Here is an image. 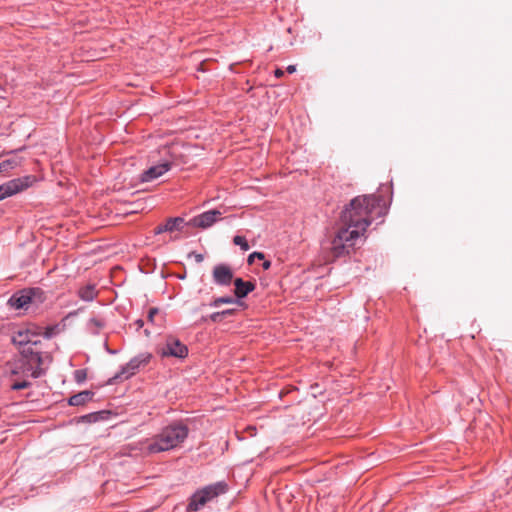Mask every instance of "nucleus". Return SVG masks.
<instances>
[{"mask_svg": "<svg viewBox=\"0 0 512 512\" xmlns=\"http://www.w3.org/2000/svg\"><path fill=\"white\" fill-rule=\"evenodd\" d=\"M196 262L200 263L203 261L204 257L202 254H194Z\"/></svg>", "mask_w": 512, "mask_h": 512, "instance_id": "28", "label": "nucleus"}, {"mask_svg": "<svg viewBox=\"0 0 512 512\" xmlns=\"http://www.w3.org/2000/svg\"><path fill=\"white\" fill-rule=\"evenodd\" d=\"M254 259H260V260H262V259H264V254H263V253H261V252H253L252 254H250V255H249V257H248V262H249V263H252V261H253Z\"/></svg>", "mask_w": 512, "mask_h": 512, "instance_id": "22", "label": "nucleus"}, {"mask_svg": "<svg viewBox=\"0 0 512 512\" xmlns=\"http://www.w3.org/2000/svg\"><path fill=\"white\" fill-rule=\"evenodd\" d=\"M234 312H235V309H227V310L220 311L221 316H223V317L231 316L234 314Z\"/></svg>", "mask_w": 512, "mask_h": 512, "instance_id": "26", "label": "nucleus"}, {"mask_svg": "<svg viewBox=\"0 0 512 512\" xmlns=\"http://www.w3.org/2000/svg\"><path fill=\"white\" fill-rule=\"evenodd\" d=\"M158 313V309L156 308H151L149 310V313H148V319L149 321H153L154 320V316Z\"/></svg>", "mask_w": 512, "mask_h": 512, "instance_id": "25", "label": "nucleus"}, {"mask_svg": "<svg viewBox=\"0 0 512 512\" xmlns=\"http://www.w3.org/2000/svg\"><path fill=\"white\" fill-rule=\"evenodd\" d=\"M184 222V219L181 217L169 218L164 225H159L155 228V234H161L163 232H173L174 230H178L180 225Z\"/></svg>", "mask_w": 512, "mask_h": 512, "instance_id": "14", "label": "nucleus"}, {"mask_svg": "<svg viewBox=\"0 0 512 512\" xmlns=\"http://www.w3.org/2000/svg\"><path fill=\"white\" fill-rule=\"evenodd\" d=\"M22 158L14 155L0 163V174H6L16 167L20 166Z\"/></svg>", "mask_w": 512, "mask_h": 512, "instance_id": "15", "label": "nucleus"}, {"mask_svg": "<svg viewBox=\"0 0 512 512\" xmlns=\"http://www.w3.org/2000/svg\"><path fill=\"white\" fill-rule=\"evenodd\" d=\"M88 325L90 327L102 328L103 323L100 320L96 319V318H92V319L89 320Z\"/></svg>", "mask_w": 512, "mask_h": 512, "instance_id": "23", "label": "nucleus"}, {"mask_svg": "<svg viewBox=\"0 0 512 512\" xmlns=\"http://www.w3.org/2000/svg\"><path fill=\"white\" fill-rule=\"evenodd\" d=\"M233 303H236V300L231 296L219 297V298L214 299L210 303V306L219 307L221 304H233Z\"/></svg>", "mask_w": 512, "mask_h": 512, "instance_id": "18", "label": "nucleus"}, {"mask_svg": "<svg viewBox=\"0 0 512 512\" xmlns=\"http://www.w3.org/2000/svg\"><path fill=\"white\" fill-rule=\"evenodd\" d=\"M222 212L214 209L195 216L189 222L193 227L207 229L221 219Z\"/></svg>", "mask_w": 512, "mask_h": 512, "instance_id": "6", "label": "nucleus"}, {"mask_svg": "<svg viewBox=\"0 0 512 512\" xmlns=\"http://www.w3.org/2000/svg\"><path fill=\"white\" fill-rule=\"evenodd\" d=\"M227 491V485L224 482H217L215 484L204 487L203 489L195 492L188 504L189 511H199L208 502L217 496L224 494Z\"/></svg>", "mask_w": 512, "mask_h": 512, "instance_id": "3", "label": "nucleus"}, {"mask_svg": "<svg viewBox=\"0 0 512 512\" xmlns=\"http://www.w3.org/2000/svg\"><path fill=\"white\" fill-rule=\"evenodd\" d=\"M149 357L144 358H133L131 359L123 368L122 370L117 373L114 376V380H124L130 378L132 375L135 374L136 370L140 367L142 364H146L148 362Z\"/></svg>", "mask_w": 512, "mask_h": 512, "instance_id": "9", "label": "nucleus"}, {"mask_svg": "<svg viewBox=\"0 0 512 512\" xmlns=\"http://www.w3.org/2000/svg\"><path fill=\"white\" fill-rule=\"evenodd\" d=\"M22 347L23 349L21 350V355L22 359L25 360L23 361V366H29L27 370H30L32 368V365H37V368L31 372V376L33 378L40 377L43 373L42 369L40 368L42 362L41 356L38 353L33 352L30 347ZM24 370H26V368H24Z\"/></svg>", "mask_w": 512, "mask_h": 512, "instance_id": "7", "label": "nucleus"}, {"mask_svg": "<svg viewBox=\"0 0 512 512\" xmlns=\"http://www.w3.org/2000/svg\"><path fill=\"white\" fill-rule=\"evenodd\" d=\"M188 436V428L181 423L165 427L146 447L149 453H158L177 447Z\"/></svg>", "mask_w": 512, "mask_h": 512, "instance_id": "2", "label": "nucleus"}, {"mask_svg": "<svg viewBox=\"0 0 512 512\" xmlns=\"http://www.w3.org/2000/svg\"><path fill=\"white\" fill-rule=\"evenodd\" d=\"M93 397V393L91 391L85 390L78 394H75L69 398V404L72 406H80L84 405L88 401H90Z\"/></svg>", "mask_w": 512, "mask_h": 512, "instance_id": "16", "label": "nucleus"}, {"mask_svg": "<svg viewBox=\"0 0 512 512\" xmlns=\"http://www.w3.org/2000/svg\"><path fill=\"white\" fill-rule=\"evenodd\" d=\"M283 75H284L283 70H281V69H276V70H275V76H276L277 78H280V77H282Z\"/></svg>", "mask_w": 512, "mask_h": 512, "instance_id": "29", "label": "nucleus"}, {"mask_svg": "<svg viewBox=\"0 0 512 512\" xmlns=\"http://www.w3.org/2000/svg\"><path fill=\"white\" fill-rule=\"evenodd\" d=\"M224 317L221 316V313L220 312H215L213 314L210 315V319L213 321V322H219L223 319Z\"/></svg>", "mask_w": 512, "mask_h": 512, "instance_id": "24", "label": "nucleus"}, {"mask_svg": "<svg viewBox=\"0 0 512 512\" xmlns=\"http://www.w3.org/2000/svg\"><path fill=\"white\" fill-rule=\"evenodd\" d=\"M38 333L33 332L30 329L18 331L12 338L15 345L26 346L30 343L36 344L37 341L34 339Z\"/></svg>", "mask_w": 512, "mask_h": 512, "instance_id": "12", "label": "nucleus"}, {"mask_svg": "<svg viewBox=\"0 0 512 512\" xmlns=\"http://www.w3.org/2000/svg\"><path fill=\"white\" fill-rule=\"evenodd\" d=\"M270 266H271V262H270V261H265V262L263 263V268H264L265 270H268V269L270 268Z\"/></svg>", "mask_w": 512, "mask_h": 512, "instance_id": "31", "label": "nucleus"}, {"mask_svg": "<svg viewBox=\"0 0 512 512\" xmlns=\"http://www.w3.org/2000/svg\"><path fill=\"white\" fill-rule=\"evenodd\" d=\"M32 180L33 177L25 176L23 178L12 179L0 185V201L19 192H22L31 185Z\"/></svg>", "mask_w": 512, "mask_h": 512, "instance_id": "4", "label": "nucleus"}, {"mask_svg": "<svg viewBox=\"0 0 512 512\" xmlns=\"http://www.w3.org/2000/svg\"><path fill=\"white\" fill-rule=\"evenodd\" d=\"M233 243L241 247L242 250H249V245L245 239V237L237 235L233 238Z\"/></svg>", "mask_w": 512, "mask_h": 512, "instance_id": "19", "label": "nucleus"}, {"mask_svg": "<svg viewBox=\"0 0 512 512\" xmlns=\"http://www.w3.org/2000/svg\"><path fill=\"white\" fill-rule=\"evenodd\" d=\"M54 333V328L53 327H47L45 332H44V336L46 338H50Z\"/></svg>", "mask_w": 512, "mask_h": 512, "instance_id": "27", "label": "nucleus"}, {"mask_svg": "<svg viewBox=\"0 0 512 512\" xmlns=\"http://www.w3.org/2000/svg\"><path fill=\"white\" fill-rule=\"evenodd\" d=\"M159 354L162 357L185 358L188 355V348L179 339L168 337L165 344L159 348Z\"/></svg>", "mask_w": 512, "mask_h": 512, "instance_id": "5", "label": "nucleus"}, {"mask_svg": "<svg viewBox=\"0 0 512 512\" xmlns=\"http://www.w3.org/2000/svg\"><path fill=\"white\" fill-rule=\"evenodd\" d=\"M29 386H30V383L27 381L16 382L12 385V389L13 390H21V389L28 388Z\"/></svg>", "mask_w": 512, "mask_h": 512, "instance_id": "21", "label": "nucleus"}, {"mask_svg": "<svg viewBox=\"0 0 512 512\" xmlns=\"http://www.w3.org/2000/svg\"><path fill=\"white\" fill-rule=\"evenodd\" d=\"M384 214L385 206L380 197L362 195L352 199L341 213L342 227L331 240L332 259L349 254L371 222Z\"/></svg>", "mask_w": 512, "mask_h": 512, "instance_id": "1", "label": "nucleus"}, {"mask_svg": "<svg viewBox=\"0 0 512 512\" xmlns=\"http://www.w3.org/2000/svg\"><path fill=\"white\" fill-rule=\"evenodd\" d=\"M296 71V66L295 65H289L287 67V72L288 73H294Z\"/></svg>", "mask_w": 512, "mask_h": 512, "instance_id": "30", "label": "nucleus"}, {"mask_svg": "<svg viewBox=\"0 0 512 512\" xmlns=\"http://www.w3.org/2000/svg\"><path fill=\"white\" fill-rule=\"evenodd\" d=\"M77 382H83L86 379V371L83 369L76 370L74 373Z\"/></svg>", "mask_w": 512, "mask_h": 512, "instance_id": "20", "label": "nucleus"}, {"mask_svg": "<svg viewBox=\"0 0 512 512\" xmlns=\"http://www.w3.org/2000/svg\"><path fill=\"white\" fill-rule=\"evenodd\" d=\"M234 285V293L237 298H244L255 289V284L253 282L244 281L241 278H236L234 281Z\"/></svg>", "mask_w": 512, "mask_h": 512, "instance_id": "13", "label": "nucleus"}, {"mask_svg": "<svg viewBox=\"0 0 512 512\" xmlns=\"http://www.w3.org/2000/svg\"><path fill=\"white\" fill-rule=\"evenodd\" d=\"M170 168H171V163L167 162V161L160 163L158 165L152 166L143 172V174L141 175V180L143 182H149L154 179H157L158 177L162 176L164 173L169 171Z\"/></svg>", "mask_w": 512, "mask_h": 512, "instance_id": "11", "label": "nucleus"}, {"mask_svg": "<svg viewBox=\"0 0 512 512\" xmlns=\"http://www.w3.org/2000/svg\"><path fill=\"white\" fill-rule=\"evenodd\" d=\"M35 290H23L14 294L9 300L8 304L18 310L26 308L32 301V296L35 294Z\"/></svg>", "mask_w": 512, "mask_h": 512, "instance_id": "10", "label": "nucleus"}, {"mask_svg": "<svg viewBox=\"0 0 512 512\" xmlns=\"http://www.w3.org/2000/svg\"><path fill=\"white\" fill-rule=\"evenodd\" d=\"M213 280L218 285L227 286L232 282L233 271L226 264H219L213 268Z\"/></svg>", "mask_w": 512, "mask_h": 512, "instance_id": "8", "label": "nucleus"}, {"mask_svg": "<svg viewBox=\"0 0 512 512\" xmlns=\"http://www.w3.org/2000/svg\"><path fill=\"white\" fill-rule=\"evenodd\" d=\"M78 295L84 301H92L97 295L95 285L88 284L86 286L81 287L78 291Z\"/></svg>", "mask_w": 512, "mask_h": 512, "instance_id": "17", "label": "nucleus"}]
</instances>
